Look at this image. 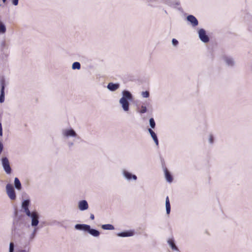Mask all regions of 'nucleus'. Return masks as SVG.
Segmentation results:
<instances>
[{
	"label": "nucleus",
	"instance_id": "ddd939ff",
	"mask_svg": "<svg viewBox=\"0 0 252 252\" xmlns=\"http://www.w3.org/2000/svg\"><path fill=\"white\" fill-rule=\"evenodd\" d=\"M78 208L80 211H85L88 209L89 205L87 201L82 200L78 202Z\"/></svg>",
	"mask_w": 252,
	"mask_h": 252
},
{
	"label": "nucleus",
	"instance_id": "9d476101",
	"mask_svg": "<svg viewBox=\"0 0 252 252\" xmlns=\"http://www.w3.org/2000/svg\"><path fill=\"white\" fill-rule=\"evenodd\" d=\"M30 204V199H26L22 201V208L24 210V212L27 216L31 215V211L29 209V207Z\"/></svg>",
	"mask_w": 252,
	"mask_h": 252
},
{
	"label": "nucleus",
	"instance_id": "2f4dec72",
	"mask_svg": "<svg viewBox=\"0 0 252 252\" xmlns=\"http://www.w3.org/2000/svg\"><path fill=\"white\" fill-rule=\"evenodd\" d=\"M36 230L37 229L36 228H34V230H33V232H32V233L31 234V236H30V239L31 240H32L33 237H34V235H35V233L36 231Z\"/></svg>",
	"mask_w": 252,
	"mask_h": 252
},
{
	"label": "nucleus",
	"instance_id": "b1692460",
	"mask_svg": "<svg viewBox=\"0 0 252 252\" xmlns=\"http://www.w3.org/2000/svg\"><path fill=\"white\" fill-rule=\"evenodd\" d=\"M72 69H80L81 68V64L80 63L76 62L73 63L72 65Z\"/></svg>",
	"mask_w": 252,
	"mask_h": 252
},
{
	"label": "nucleus",
	"instance_id": "f257e3e1",
	"mask_svg": "<svg viewBox=\"0 0 252 252\" xmlns=\"http://www.w3.org/2000/svg\"><path fill=\"white\" fill-rule=\"evenodd\" d=\"M122 96L119 100V103L121 105L124 111L127 112L129 110V101H131L133 96L131 93L126 90H124L122 93Z\"/></svg>",
	"mask_w": 252,
	"mask_h": 252
},
{
	"label": "nucleus",
	"instance_id": "f3484780",
	"mask_svg": "<svg viewBox=\"0 0 252 252\" xmlns=\"http://www.w3.org/2000/svg\"><path fill=\"white\" fill-rule=\"evenodd\" d=\"M120 85L119 84H115L113 83H109L107 85V89L111 91H115L119 89Z\"/></svg>",
	"mask_w": 252,
	"mask_h": 252
},
{
	"label": "nucleus",
	"instance_id": "aec40b11",
	"mask_svg": "<svg viewBox=\"0 0 252 252\" xmlns=\"http://www.w3.org/2000/svg\"><path fill=\"white\" fill-rule=\"evenodd\" d=\"M165 208H166V214L167 215H169L170 213V201L168 196H167L166 197L165 199Z\"/></svg>",
	"mask_w": 252,
	"mask_h": 252
},
{
	"label": "nucleus",
	"instance_id": "1a4fd4ad",
	"mask_svg": "<svg viewBox=\"0 0 252 252\" xmlns=\"http://www.w3.org/2000/svg\"><path fill=\"white\" fill-rule=\"evenodd\" d=\"M28 216L32 219L31 225L33 227L36 226L39 223V215L38 213L35 211L31 212V215Z\"/></svg>",
	"mask_w": 252,
	"mask_h": 252
},
{
	"label": "nucleus",
	"instance_id": "a211bd4d",
	"mask_svg": "<svg viewBox=\"0 0 252 252\" xmlns=\"http://www.w3.org/2000/svg\"><path fill=\"white\" fill-rule=\"evenodd\" d=\"M165 177L167 182L169 183H171L173 181V178L169 171L167 170V169L165 168L164 170Z\"/></svg>",
	"mask_w": 252,
	"mask_h": 252
},
{
	"label": "nucleus",
	"instance_id": "20e7f679",
	"mask_svg": "<svg viewBox=\"0 0 252 252\" xmlns=\"http://www.w3.org/2000/svg\"><path fill=\"white\" fill-rule=\"evenodd\" d=\"M6 194L11 200H15L16 199V194L13 186L10 184H7L5 187Z\"/></svg>",
	"mask_w": 252,
	"mask_h": 252
},
{
	"label": "nucleus",
	"instance_id": "5701e85b",
	"mask_svg": "<svg viewBox=\"0 0 252 252\" xmlns=\"http://www.w3.org/2000/svg\"><path fill=\"white\" fill-rule=\"evenodd\" d=\"M101 227L103 229H104V230H113V229H114V226L110 224H103L101 226Z\"/></svg>",
	"mask_w": 252,
	"mask_h": 252
},
{
	"label": "nucleus",
	"instance_id": "c9c22d12",
	"mask_svg": "<svg viewBox=\"0 0 252 252\" xmlns=\"http://www.w3.org/2000/svg\"><path fill=\"white\" fill-rule=\"evenodd\" d=\"M2 128L1 126V124L0 123V136H2Z\"/></svg>",
	"mask_w": 252,
	"mask_h": 252
},
{
	"label": "nucleus",
	"instance_id": "dca6fc26",
	"mask_svg": "<svg viewBox=\"0 0 252 252\" xmlns=\"http://www.w3.org/2000/svg\"><path fill=\"white\" fill-rule=\"evenodd\" d=\"M148 131L150 133L153 140L154 141L156 145L157 146H158V137H157L156 133L151 128H149Z\"/></svg>",
	"mask_w": 252,
	"mask_h": 252
},
{
	"label": "nucleus",
	"instance_id": "f704fd0d",
	"mask_svg": "<svg viewBox=\"0 0 252 252\" xmlns=\"http://www.w3.org/2000/svg\"><path fill=\"white\" fill-rule=\"evenodd\" d=\"M2 128L1 126V124L0 123V136H2Z\"/></svg>",
	"mask_w": 252,
	"mask_h": 252
},
{
	"label": "nucleus",
	"instance_id": "0eeeda50",
	"mask_svg": "<svg viewBox=\"0 0 252 252\" xmlns=\"http://www.w3.org/2000/svg\"><path fill=\"white\" fill-rule=\"evenodd\" d=\"M222 61L225 64L229 67H233L235 65V62L234 59L230 56L224 55L223 56Z\"/></svg>",
	"mask_w": 252,
	"mask_h": 252
},
{
	"label": "nucleus",
	"instance_id": "473e14b6",
	"mask_svg": "<svg viewBox=\"0 0 252 252\" xmlns=\"http://www.w3.org/2000/svg\"><path fill=\"white\" fill-rule=\"evenodd\" d=\"M30 248H28V249H22L19 250L18 252H30Z\"/></svg>",
	"mask_w": 252,
	"mask_h": 252
},
{
	"label": "nucleus",
	"instance_id": "4be33fe9",
	"mask_svg": "<svg viewBox=\"0 0 252 252\" xmlns=\"http://www.w3.org/2000/svg\"><path fill=\"white\" fill-rule=\"evenodd\" d=\"M8 48V45L5 40H3L0 42V49L1 51H3L4 49Z\"/></svg>",
	"mask_w": 252,
	"mask_h": 252
},
{
	"label": "nucleus",
	"instance_id": "4c0bfd02",
	"mask_svg": "<svg viewBox=\"0 0 252 252\" xmlns=\"http://www.w3.org/2000/svg\"><path fill=\"white\" fill-rule=\"evenodd\" d=\"M73 145V143H72V142H69V143H68V146H69V147L72 146Z\"/></svg>",
	"mask_w": 252,
	"mask_h": 252
},
{
	"label": "nucleus",
	"instance_id": "4468645a",
	"mask_svg": "<svg viewBox=\"0 0 252 252\" xmlns=\"http://www.w3.org/2000/svg\"><path fill=\"white\" fill-rule=\"evenodd\" d=\"M134 235L133 231H124L122 232L118 233L117 234V236L121 237H130Z\"/></svg>",
	"mask_w": 252,
	"mask_h": 252
},
{
	"label": "nucleus",
	"instance_id": "6ab92c4d",
	"mask_svg": "<svg viewBox=\"0 0 252 252\" xmlns=\"http://www.w3.org/2000/svg\"><path fill=\"white\" fill-rule=\"evenodd\" d=\"M14 184L15 188L18 190H20L22 189L21 183L19 179L16 177L14 179Z\"/></svg>",
	"mask_w": 252,
	"mask_h": 252
},
{
	"label": "nucleus",
	"instance_id": "412c9836",
	"mask_svg": "<svg viewBox=\"0 0 252 252\" xmlns=\"http://www.w3.org/2000/svg\"><path fill=\"white\" fill-rule=\"evenodd\" d=\"M6 28L5 24L0 20V34L3 35L6 33Z\"/></svg>",
	"mask_w": 252,
	"mask_h": 252
},
{
	"label": "nucleus",
	"instance_id": "6e6552de",
	"mask_svg": "<svg viewBox=\"0 0 252 252\" xmlns=\"http://www.w3.org/2000/svg\"><path fill=\"white\" fill-rule=\"evenodd\" d=\"M198 36L200 40L203 43H208L209 41V37L207 35L205 30L200 29L198 31Z\"/></svg>",
	"mask_w": 252,
	"mask_h": 252
},
{
	"label": "nucleus",
	"instance_id": "bb28decb",
	"mask_svg": "<svg viewBox=\"0 0 252 252\" xmlns=\"http://www.w3.org/2000/svg\"><path fill=\"white\" fill-rule=\"evenodd\" d=\"M149 92L148 91H145L142 93V96L144 98H147L149 96Z\"/></svg>",
	"mask_w": 252,
	"mask_h": 252
},
{
	"label": "nucleus",
	"instance_id": "39448f33",
	"mask_svg": "<svg viewBox=\"0 0 252 252\" xmlns=\"http://www.w3.org/2000/svg\"><path fill=\"white\" fill-rule=\"evenodd\" d=\"M1 165L4 171L7 174H10L11 173V168L10 166L9 161L6 157H3L1 158Z\"/></svg>",
	"mask_w": 252,
	"mask_h": 252
},
{
	"label": "nucleus",
	"instance_id": "2eb2a0df",
	"mask_svg": "<svg viewBox=\"0 0 252 252\" xmlns=\"http://www.w3.org/2000/svg\"><path fill=\"white\" fill-rule=\"evenodd\" d=\"M167 243L171 247L172 250L178 252L179 249L175 244L174 240L173 238H170L167 240Z\"/></svg>",
	"mask_w": 252,
	"mask_h": 252
},
{
	"label": "nucleus",
	"instance_id": "e433bc0d",
	"mask_svg": "<svg viewBox=\"0 0 252 252\" xmlns=\"http://www.w3.org/2000/svg\"><path fill=\"white\" fill-rule=\"evenodd\" d=\"M90 219L92 220H94V214H91V215H90Z\"/></svg>",
	"mask_w": 252,
	"mask_h": 252
},
{
	"label": "nucleus",
	"instance_id": "c756f323",
	"mask_svg": "<svg viewBox=\"0 0 252 252\" xmlns=\"http://www.w3.org/2000/svg\"><path fill=\"white\" fill-rule=\"evenodd\" d=\"M178 43H179L177 39H176L175 38L172 39V44L174 46H177L178 45Z\"/></svg>",
	"mask_w": 252,
	"mask_h": 252
},
{
	"label": "nucleus",
	"instance_id": "c85d7f7f",
	"mask_svg": "<svg viewBox=\"0 0 252 252\" xmlns=\"http://www.w3.org/2000/svg\"><path fill=\"white\" fill-rule=\"evenodd\" d=\"M208 141H209V143L210 144H213V143H214V137H213V136L212 134H210L209 135V139H208Z\"/></svg>",
	"mask_w": 252,
	"mask_h": 252
},
{
	"label": "nucleus",
	"instance_id": "393cba45",
	"mask_svg": "<svg viewBox=\"0 0 252 252\" xmlns=\"http://www.w3.org/2000/svg\"><path fill=\"white\" fill-rule=\"evenodd\" d=\"M15 250V244L13 242H11L9 244V252H14Z\"/></svg>",
	"mask_w": 252,
	"mask_h": 252
},
{
	"label": "nucleus",
	"instance_id": "7c9ffc66",
	"mask_svg": "<svg viewBox=\"0 0 252 252\" xmlns=\"http://www.w3.org/2000/svg\"><path fill=\"white\" fill-rule=\"evenodd\" d=\"M4 149V146L1 141H0V155L2 153Z\"/></svg>",
	"mask_w": 252,
	"mask_h": 252
},
{
	"label": "nucleus",
	"instance_id": "9b49d317",
	"mask_svg": "<svg viewBox=\"0 0 252 252\" xmlns=\"http://www.w3.org/2000/svg\"><path fill=\"white\" fill-rule=\"evenodd\" d=\"M0 103H3L4 101V88L5 82L3 79L0 81Z\"/></svg>",
	"mask_w": 252,
	"mask_h": 252
},
{
	"label": "nucleus",
	"instance_id": "f03ea898",
	"mask_svg": "<svg viewBox=\"0 0 252 252\" xmlns=\"http://www.w3.org/2000/svg\"><path fill=\"white\" fill-rule=\"evenodd\" d=\"M75 228L77 230H83L85 232H88L90 235L94 237H98L100 235V232L97 230L91 228L89 225L86 224H77L74 226Z\"/></svg>",
	"mask_w": 252,
	"mask_h": 252
},
{
	"label": "nucleus",
	"instance_id": "a878e982",
	"mask_svg": "<svg viewBox=\"0 0 252 252\" xmlns=\"http://www.w3.org/2000/svg\"><path fill=\"white\" fill-rule=\"evenodd\" d=\"M149 123H150V126L151 127V128H154L155 127L156 123H155L154 119L153 118H151L150 119Z\"/></svg>",
	"mask_w": 252,
	"mask_h": 252
},
{
	"label": "nucleus",
	"instance_id": "72a5a7b5",
	"mask_svg": "<svg viewBox=\"0 0 252 252\" xmlns=\"http://www.w3.org/2000/svg\"><path fill=\"white\" fill-rule=\"evenodd\" d=\"M18 1H19V0H12V4L15 5V6H16L18 5Z\"/></svg>",
	"mask_w": 252,
	"mask_h": 252
},
{
	"label": "nucleus",
	"instance_id": "f8f14e48",
	"mask_svg": "<svg viewBox=\"0 0 252 252\" xmlns=\"http://www.w3.org/2000/svg\"><path fill=\"white\" fill-rule=\"evenodd\" d=\"M187 20L189 21L192 27H196L198 25L197 19L192 15H189L187 17Z\"/></svg>",
	"mask_w": 252,
	"mask_h": 252
},
{
	"label": "nucleus",
	"instance_id": "423d86ee",
	"mask_svg": "<svg viewBox=\"0 0 252 252\" xmlns=\"http://www.w3.org/2000/svg\"><path fill=\"white\" fill-rule=\"evenodd\" d=\"M122 174L123 177L128 182L136 181L137 180V177L136 175L132 174L126 169L122 170Z\"/></svg>",
	"mask_w": 252,
	"mask_h": 252
},
{
	"label": "nucleus",
	"instance_id": "cd10ccee",
	"mask_svg": "<svg viewBox=\"0 0 252 252\" xmlns=\"http://www.w3.org/2000/svg\"><path fill=\"white\" fill-rule=\"evenodd\" d=\"M147 108L145 106H143L142 105L141 106V110L139 111V113H141V114H143V113H145L147 112Z\"/></svg>",
	"mask_w": 252,
	"mask_h": 252
},
{
	"label": "nucleus",
	"instance_id": "7ed1b4c3",
	"mask_svg": "<svg viewBox=\"0 0 252 252\" xmlns=\"http://www.w3.org/2000/svg\"><path fill=\"white\" fill-rule=\"evenodd\" d=\"M62 135L64 139L76 138L78 136L76 131L71 128L63 129L62 130Z\"/></svg>",
	"mask_w": 252,
	"mask_h": 252
},
{
	"label": "nucleus",
	"instance_id": "58836bf2",
	"mask_svg": "<svg viewBox=\"0 0 252 252\" xmlns=\"http://www.w3.org/2000/svg\"><path fill=\"white\" fill-rule=\"evenodd\" d=\"M2 1L3 3H5L6 2V0H2Z\"/></svg>",
	"mask_w": 252,
	"mask_h": 252
}]
</instances>
